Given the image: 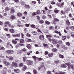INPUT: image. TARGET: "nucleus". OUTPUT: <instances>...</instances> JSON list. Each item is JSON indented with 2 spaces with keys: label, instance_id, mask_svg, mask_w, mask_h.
I'll use <instances>...</instances> for the list:
<instances>
[{
  "label": "nucleus",
  "instance_id": "nucleus-1",
  "mask_svg": "<svg viewBox=\"0 0 74 74\" xmlns=\"http://www.w3.org/2000/svg\"><path fill=\"white\" fill-rule=\"evenodd\" d=\"M27 64L29 66H32L33 64V61L30 60H27L26 61Z\"/></svg>",
  "mask_w": 74,
  "mask_h": 74
},
{
  "label": "nucleus",
  "instance_id": "nucleus-2",
  "mask_svg": "<svg viewBox=\"0 0 74 74\" xmlns=\"http://www.w3.org/2000/svg\"><path fill=\"white\" fill-rule=\"evenodd\" d=\"M33 58H34V60L35 62H37V60H42V59L41 58H38L36 57L35 56H32Z\"/></svg>",
  "mask_w": 74,
  "mask_h": 74
},
{
  "label": "nucleus",
  "instance_id": "nucleus-3",
  "mask_svg": "<svg viewBox=\"0 0 74 74\" xmlns=\"http://www.w3.org/2000/svg\"><path fill=\"white\" fill-rule=\"evenodd\" d=\"M66 64L68 66V69H70L71 67L72 69L74 70V66H73V65H70V64L67 63Z\"/></svg>",
  "mask_w": 74,
  "mask_h": 74
},
{
  "label": "nucleus",
  "instance_id": "nucleus-4",
  "mask_svg": "<svg viewBox=\"0 0 74 74\" xmlns=\"http://www.w3.org/2000/svg\"><path fill=\"white\" fill-rule=\"evenodd\" d=\"M64 2H63L62 3L60 4L59 3H57L56 4V5L57 6H58L59 7H60V8H61V7H63V5H64Z\"/></svg>",
  "mask_w": 74,
  "mask_h": 74
},
{
  "label": "nucleus",
  "instance_id": "nucleus-5",
  "mask_svg": "<svg viewBox=\"0 0 74 74\" xmlns=\"http://www.w3.org/2000/svg\"><path fill=\"white\" fill-rule=\"evenodd\" d=\"M12 66L14 67H18V64L14 62H12Z\"/></svg>",
  "mask_w": 74,
  "mask_h": 74
},
{
  "label": "nucleus",
  "instance_id": "nucleus-6",
  "mask_svg": "<svg viewBox=\"0 0 74 74\" xmlns=\"http://www.w3.org/2000/svg\"><path fill=\"white\" fill-rule=\"evenodd\" d=\"M39 38L40 40H44V36L43 35H41L39 36Z\"/></svg>",
  "mask_w": 74,
  "mask_h": 74
},
{
  "label": "nucleus",
  "instance_id": "nucleus-7",
  "mask_svg": "<svg viewBox=\"0 0 74 74\" xmlns=\"http://www.w3.org/2000/svg\"><path fill=\"white\" fill-rule=\"evenodd\" d=\"M58 73H56V74H65L66 72H61L60 71H58Z\"/></svg>",
  "mask_w": 74,
  "mask_h": 74
},
{
  "label": "nucleus",
  "instance_id": "nucleus-8",
  "mask_svg": "<svg viewBox=\"0 0 74 74\" xmlns=\"http://www.w3.org/2000/svg\"><path fill=\"white\" fill-rule=\"evenodd\" d=\"M52 43L54 44H56L58 43V41L55 39H53Z\"/></svg>",
  "mask_w": 74,
  "mask_h": 74
},
{
  "label": "nucleus",
  "instance_id": "nucleus-9",
  "mask_svg": "<svg viewBox=\"0 0 74 74\" xmlns=\"http://www.w3.org/2000/svg\"><path fill=\"white\" fill-rule=\"evenodd\" d=\"M17 16H19V17L22 16V14L21 12L18 13L17 14Z\"/></svg>",
  "mask_w": 74,
  "mask_h": 74
},
{
  "label": "nucleus",
  "instance_id": "nucleus-10",
  "mask_svg": "<svg viewBox=\"0 0 74 74\" xmlns=\"http://www.w3.org/2000/svg\"><path fill=\"white\" fill-rule=\"evenodd\" d=\"M25 41H27V42H32V40L30 39H28L27 38H26L25 39Z\"/></svg>",
  "mask_w": 74,
  "mask_h": 74
},
{
  "label": "nucleus",
  "instance_id": "nucleus-11",
  "mask_svg": "<svg viewBox=\"0 0 74 74\" xmlns=\"http://www.w3.org/2000/svg\"><path fill=\"white\" fill-rule=\"evenodd\" d=\"M9 31L11 33H15L14 29H10Z\"/></svg>",
  "mask_w": 74,
  "mask_h": 74
},
{
  "label": "nucleus",
  "instance_id": "nucleus-12",
  "mask_svg": "<svg viewBox=\"0 0 74 74\" xmlns=\"http://www.w3.org/2000/svg\"><path fill=\"white\" fill-rule=\"evenodd\" d=\"M27 69V67L26 66H24V67H23L22 68V70L23 71H25L26 69Z\"/></svg>",
  "mask_w": 74,
  "mask_h": 74
},
{
  "label": "nucleus",
  "instance_id": "nucleus-13",
  "mask_svg": "<svg viewBox=\"0 0 74 74\" xmlns=\"http://www.w3.org/2000/svg\"><path fill=\"white\" fill-rule=\"evenodd\" d=\"M14 12H15V10H14L13 8H11L10 13H11V14H14Z\"/></svg>",
  "mask_w": 74,
  "mask_h": 74
},
{
  "label": "nucleus",
  "instance_id": "nucleus-14",
  "mask_svg": "<svg viewBox=\"0 0 74 74\" xmlns=\"http://www.w3.org/2000/svg\"><path fill=\"white\" fill-rule=\"evenodd\" d=\"M14 71L15 72V73H19L20 72L19 70L17 69H14Z\"/></svg>",
  "mask_w": 74,
  "mask_h": 74
},
{
  "label": "nucleus",
  "instance_id": "nucleus-15",
  "mask_svg": "<svg viewBox=\"0 0 74 74\" xmlns=\"http://www.w3.org/2000/svg\"><path fill=\"white\" fill-rule=\"evenodd\" d=\"M6 53H8L9 54H12V53L11 52V50H8L6 51Z\"/></svg>",
  "mask_w": 74,
  "mask_h": 74
},
{
  "label": "nucleus",
  "instance_id": "nucleus-16",
  "mask_svg": "<svg viewBox=\"0 0 74 74\" xmlns=\"http://www.w3.org/2000/svg\"><path fill=\"white\" fill-rule=\"evenodd\" d=\"M17 53L18 54H19V55H20L22 53V51L21 50H17Z\"/></svg>",
  "mask_w": 74,
  "mask_h": 74
},
{
  "label": "nucleus",
  "instance_id": "nucleus-17",
  "mask_svg": "<svg viewBox=\"0 0 74 74\" xmlns=\"http://www.w3.org/2000/svg\"><path fill=\"white\" fill-rule=\"evenodd\" d=\"M43 46L45 48H48V45L47 44H44L43 45Z\"/></svg>",
  "mask_w": 74,
  "mask_h": 74
},
{
  "label": "nucleus",
  "instance_id": "nucleus-18",
  "mask_svg": "<svg viewBox=\"0 0 74 74\" xmlns=\"http://www.w3.org/2000/svg\"><path fill=\"white\" fill-rule=\"evenodd\" d=\"M12 42L14 44H17V41L15 40H12Z\"/></svg>",
  "mask_w": 74,
  "mask_h": 74
},
{
  "label": "nucleus",
  "instance_id": "nucleus-19",
  "mask_svg": "<svg viewBox=\"0 0 74 74\" xmlns=\"http://www.w3.org/2000/svg\"><path fill=\"white\" fill-rule=\"evenodd\" d=\"M61 67H62V68H66L67 67V66H66V65L65 64H62L61 65Z\"/></svg>",
  "mask_w": 74,
  "mask_h": 74
},
{
  "label": "nucleus",
  "instance_id": "nucleus-20",
  "mask_svg": "<svg viewBox=\"0 0 74 74\" xmlns=\"http://www.w3.org/2000/svg\"><path fill=\"white\" fill-rule=\"evenodd\" d=\"M62 48L64 49V50H66V49H68V48L64 45H63Z\"/></svg>",
  "mask_w": 74,
  "mask_h": 74
},
{
  "label": "nucleus",
  "instance_id": "nucleus-21",
  "mask_svg": "<svg viewBox=\"0 0 74 74\" xmlns=\"http://www.w3.org/2000/svg\"><path fill=\"white\" fill-rule=\"evenodd\" d=\"M25 7H26L27 8H28L29 9L30 8V6L29 5H25Z\"/></svg>",
  "mask_w": 74,
  "mask_h": 74
},
{
  "label": "nucleus",
  "instance_id": "nucleus-22",
  "mask_svg": "<svg viewBox=\"0 0 74 74\" xmlns=\"http://www.w3.org/2000/svg\"><path fill=\"white\" fill-rule=\"evenodd\" d=\"M66 23L67 25H70V21H69V20H67L66 21Z\"/></svg>",
  "mask_w": 74,
  "mask_h": 74
},
{
  "label": "nucleus",
  "instance_id": "nucleus-23",
  "mask_svg": "<svg viewBox=\"0 0 74 74\" xmlns=\"http://www.w3.org/2000/svg\"><path fill=\"white\" fill-rule=\"evenodd\" d=\"M10 19H15V17L14 15H12L10 17Z\"/></svg>",
  "mask_w": 74,
  "mask_h": 74
},
{
  "label": "nucleus",
  "instance_id": "nucleus-24",
  "mask_svg": "<svg viewBox=\"0 0 74 74\" xmlns=\"http://www.w3.org/2000/svg\"><path fill=\"white\" fill-rule=\"evenodd\" d=\"M3 62L4 64H7L8 61L6 60L5 59L3 60Z\"/></svg>",
  "mask_w": 74,
  "mask_h": 74
},
{
  "label": "nucleus",
  "instance_id": "nucleus-25",
  "mask_svg": "<svg viewBox=\"0 0 74 74\" xmlns=\"http://www.w3.org/2000/svg\"><path fill=\"white\" fill-rule=\"evenodd\" d=\"M25 42V40L23 39H21L20 40V43H23Z\"/></svg>",
  "mask_w": 74,
  "mask_h": 74
},
{
  "label": "nucleus",
  "instance_id": "nucleus-26",
  "mask_svg": "<svg viewBox=\"0 0 74 74\" xmlns=\"http://www.w3.org/2000/svg\"><path fill=\"white\" fill-rule=\"evenodd\" d=\"M10 10V9L8 7H6L5 9V10L6 12H7V11H9Z\"/></svg>",
  "mask_w": 74,
  "mask_h": 74
},
{
  "label": "nucleus",
  "instance_id": "nucleus-27",
  "mask_svg": "<svg viewBox=\"0 0 74 74\" xmlns=\"http://www.w3.org/2000/svg\"><path fill=\"white\" fill-rule=\"evenodd\" d=\"M32 53V51H30L29 52H26V53L27 54V55H30V53Z\"/></svg>",
  "mask_w": 74,
  "mask_h": 74
},
{
  "label": "nucleus",
  "instance_id": "nucleus-28",
  "mask_svg": "<svg viewBox=\"0 0 74 74\" xmlns=\"http://www.w3.org/2000/svg\"><path fill=\"white\" fill-rule=\"evenodd\" d=\"M32 34H33V35H37V32H36L34 31V32H32Z\"/></svg>",
  "mask_w": 74,
  "mask_h": 74
},
{
  "label": "nucleus",
  "instance_id": "nucleus-29",
  "mask_svg": "<svg viewBox=\"0 0 74 74\" xmlns=\"http://www.w3.org/2000/svg\"><path fill=\"white\" fill-rule=\"evenodd\" d=\"M27 47L28 49H30V48H31V45L30 44H28L27 46Z\"/></svg>",
  "mask_w": 74,
  "mask_h": 74
},
{
  "label": "nucleus",
  "instance_id": "nucleus-30",
  "mask_svg": "<svg viewBox=\"0 0 74 74\" xmlns=\"http://www.w3.org/2000/svg\"><path fill=\"white\" fill-rule=\"evenodd\" d=\"M52 50L53 52H56V51H57V49H56L55 48H53L52 49Z\"/></svg>",
  "mask_w": 74,
  "mask_h": 74
},
{
  "label": "nucleus",
  "instance_id": "nucleus-31",
  "mask_svg": "<svg viewBox=\"0 0 74 74\" xmlns=\"http://www.w3.org/2000/svg\"><path fill=\"white\" fill-rule=\"evenodd\" d=\"M59 57L60 58H62V59L64 58V56L63 55H62L61 54H60L59 55Z\"/></svg>",
  "mask_w": 74,
  "mask_h": 74
},
{
  "label": "nucleus",
  "instance_id": "nucleus-32",
  "mask_svg": "<svg viewBox=\"0 0 74 74\" xmlns=\"http://www.w3.org/2000/svg\"><path fill=\"white\" fill-rule=\"evenodd\" d=\"M30 26L31 27H32V28H36V26L34 24L31 25Z\"/></svg>",
  "mask_w": 74,
  "mask_h": 74
},
{
  "label": "nucleus",
  "instance_id": "nucleus-33",
  "mask_svg": "<svg viewBox=\"0 0 74 74\" xmlns=\"http://www.w3.org/2000/svg\"><path fill=\"white\" fill-rule=\"evenodd\" d=\"M47 37V38H48V37H50V38H51L52 37V35L51 34L49 35H46Z\"/></svg>",
  "mask_w": 74,
  "mask_h": 74
},
{
  "label": "nucleus",
  "instance_id": "nucleus-34",
  "mask_svg": "<svg viewBox=\"0 0 74 74\" xmlns=\"http://www.w3.org/2000/svg\"><path fill=\"white\" fill-rule=\"evenodd\" d=\"M45 23L47 25H49L50 23V22L48 21H45Z\"/></svg>",
  "mask_w": 74,
  "mask_h": 74
},
{
  "label": "nucleus",
  "instance_id": "nucleus-35",
  "mask_svg": "<svg viewBox=\"0 0 74 74\" xmlns=\"http://www.w3.org/2000/svg\"><path fill=\"white\" fill-rule=\"evenodd\" d=\"M27 49H25V48H24L22 49L21 51H22L23 52H26V51H27Z\"/></svg>",
  "mask_w": 74,
  "mask_h": 74
},
{
  "label": "nucleus",
  "instance_id": "nucleus-36",
  "mask_svg": "<svg viewBox=\"0 0 74 74\" xmlns=\"http://www.w3.org/2000/svg\"><path fill=\"white\" fill-rule=\"evenodd\" d=\"M53 53L49 54H48V56L49 57H52L53 56Z\"/></svg>",
  "mask_w": 74,
  "mask_h": 74
},
{
  "label": "nucleus",
  "instance_id": "nucleus-37",
  "mask_svg": "<svg viewBox=\"0 0 74 74\" xmlns=\"http://www.w3.org/2000/svg\"><path fill=\"white\" fill-rule=\"evenodd\" d=\"M54 21L56 22H60V21L59 20V19L57 18H54Z\"/></svg>",
  "mask_w": 74,
  "mask_h": 74
},
{
  "label": "nucleus",
  "instance_id": "nucleus-38",
  "mask_svg": "<svg viewBox=\"0 0 74 74\" xmlns=\"http://www.w3.org/2000/svg\"><path fill=\"white\" fill-rule=\"evenodd\" d=\"M33 73L35 74H37V71L35 69H34L33 71Z\"/></svg>",
  "mask_w": 74,
  "mask_h": 74
},
{
  "label": "nucleus",
  "instance_id": "nucleus-39",
  "mask_svg": "<svg viewBox=\"0 0 74 74\" xmlns=\"http://www.w3.org/2000/svg\"><path fill=\"white\" fill-rule=\"evenodd\" d=\"M54 63L56 64H58L59 63V60H56L54 61Z\"/></svg>",
  "mask_w": 74,
  "mask_h": 74
},
{
  "label": "nucleus",
  "instance_id": "nucleus-40",
  "mask_svg": "<svg viewBox=\"0 0 74 74\" xmlns=\"http://www.w3.org/2000/svg\"><path fill=\"white\" fill-rule=\"evenodd\" d=\"M38 32L39 33H42V34H43V33L41 31V30H40V29H38L37 30Z\"/></svg>",
  "mask_w": 74,
  "mask_h": 74
},
{
  "label": "nucleus",
  "instance_id": "nucleus-41",
  "mask_svg": "<svg viewBox=\"0 0 74 74\" xmlns=\"http://www.w3.org/2000/svg\"><path fill=\"white\" fill-rule=\"evenodd\" d=\"M23 61L24 62H25V61H26V60L27 59V58L26 57H23Z\"/></svg>",
  "mask_w": 74,
  "mask_h": 74
},
{
  "label": "nucleus",
  "instance_id": "nucleus-42",
  "mask_svg": "<svg viewBox=\"0 0 74 74\" xmlns=\"http://www.w3.org/2000/svg\"><path fill=\"white\" fill-rule=\"evenodd\" d=\"M48 53H49L48 52V51H45V55H48Z\"/></svg>",
  "mask_w": 74,
  "mask_h": 74
},
{
  "label": "nucleus",
  "instance_id": "nucleus-43",
  "mask_svg": "<svg viewBox=\"0 0 74 74\" xmlns=\"http://www.w3.org/2000/svg\"><path fill=\"white\" fill-rule=\"evenodd\" d=\"M9 60H13V57L12 56L9 57Z\"/></svg>",
  "mask_w": 74,
  "mask_h": 74
},
{
  "label": "nucleus",
  "instance_id": "nucleus-44",
  "mask_svg": "<svg viewBox=\"0 0 74 74\" xmlns=\"http://www.w3.org/2000/svg\"><path fill=\"white\" fill-rule=\"evenodd\" d=\"M39 23H44V21H43L42 20H40L39 21Z\"/></svg>",
  "mask_w": 74,
  "mask_h": 74
},
{
  "label": "nucleus",
  "instance_id": "nucleus-45",
  "mask_svg": "<svg viewBox=\"0 0 74 74\" xmlns=\"http://www.w3.org/2000/svg\"><path fill=\"white\" fill-rule=\"evenodd\" d=\"M36 14H41V12H40V10H38L37 11Z\"/></svg>",
  "mask_w": 74,
  "mask_h": 74
},
{
  "label": "nucleus",
  "instance_id": "nucleus-46",
  "mask_svg": "<svg viewBox=\"0 0 74 74\" xmlns=\"http://www.w3.org/2000/svg\"><path fill=\"white\" fill-rule=\"evenodd\" d=\"M10 42L7 43V47H10Z\"/></svg>",
  "mask_w": 74,
  "mask_h": 74
},
{
  "label": "nucleus",
  "instance_id": "nucleus-47",
  "mask_svg": "<svg viewBox=\"0 0 74 74\" xmlns=\"http://www.w3.org/2000/svg\"><path fill=\"white\" fill-rule=\"evenodd\" d=\"M59 12V10H54V12L56 14H57V13H58Z\"/></svg>",
  "mask_w": 74,
  "mask_h": 74
},
{
  "label": "nucleus",
  "instance_id": "nucleus-48",
  "mask_svg": "<svg viewBox=\"0 0 74 74\" xmlns=\"http://www.w3.org/2000/svg\"><path fill=\"white\" fill-rule=\"evenodd\" d=\"M70 28L72 30H73L74 31V27L73 26H71Z\"/></svg>",
  "mask_w": 74,
  "mask_h": 74
},
{
  "label": "nucleus",
  "instance_id": "nucleus-49",
  "mask_svg": "<svg viewBox=\"0 0 74 74\" xmlns=\"http://www.w3.org/2000/svg\"><path fill=\"white\" fill-rule=\"evenodd\" d=\"M62 39L63 40H65L66 39V37L65 36H63L62 37Z\"/></svg>",
  "mask_w": 74,
  "mask_h": 74
},
{
  "label": "nucleus",
  "instance_id": "nucleus-50",
  "mask_svg": "<svg viewBox=\"0 0 74 74\" xmlns=\"http://www.w3.org/2000/svg\"><path fill=\"white\" fill-rule=\"evenodd\" d=\"M47 74H52V72L51 71H48L47 72Z\"/></svg>",
  "mask_w": 74,
  "mask_h": 74
},
{
  "label": "nucleus",
  "instance_id": "nucleus-51",
  "mask_svg": "<svg viewBox=\"0 0 74 74\" xmlns=\"http://www.w3.org/2000/svg\"><path fill=\"white\" fill-rule=\"evenodd\" d=\"M27 37H30V36H31V35L29 34H26Z\"/></svg>",
  "mask_w": 74,
  "mask_h": 74
},
{
  "label": "nucleus",
  "instance_id": "nucleus-52",
  "mask_svg": "<svg viewBox=\"0 0 74 74\" xmlns=\"http://www.w3.org/2000/svg\"><path fill=\"white\" fill-rule=\"evenodd\" d=\"M54 37H56V38H60V37H59V36H57L56 35H54Z\"/></svg>",
  "mask_w": 74,
  "mask_h": 74
},
{
  "label": "nucleus",
  "instance_id": "nucleus-53",
  "mask_svg": "<svg viewBox=\"0 0 74 74\" xmlns=\"http://www.w3.org/2000/svg\"><path fill=\"white\" fill-rule=\"evenodd\" d=\"M46 18L47 17L46 16L44 15H43L42 16V18H43V19H46Z\"/></svg>",
  "mask_w": 74,
  "mask_h": 74
},
{
  "label": "nucleus",
  "instance_id": "nucleus-54",
  "mask_svg": "<svg viewBox=\"0 0 74 74\" xmlns=\"http://www.w3.org/2000/svg\"><path fill=\"white\" fill-rule=\"evenodd\" d=\"M6 36L8 38H10V37H11V35L9 34H7Z\"/></svg>",
  "mask_w": 74,
  "mask_h": 74
},
{
  "label": "nucleus",
  "instance_id": "nucleus-55",
  "mask_svg": "<svg viewBox=\"0 0 74 74\" xmlns=\"http://www.w3.org/2000/svg\"><path fill=\"white\" fill-rule=\"evenodd\" d=\"M58 43L62 45V43H63V42L61 40H60L58 41Z\"/></svg>",
  "mask_w": 74,
  "mask_h": 74
},
{
  "label": "nucleus",
  "instance_id": "nucleus-56",
  "mask_svg": "<svg viewBox=\"0 0 74 74\" xmlns=\"http://www.w3.org/2000/svg\"><path fill=\"white\" fill-rule=\"evenodd\" d=\"M0 49H3V50H4L5 49V48L3 47V46H1L0 47Z\"/></svg>",
  "mask_w": 74,
  "mask_h": 74
},
{
  "label": "nucleus",
  "instance_id": "nucleus-57",
  "mask_svg": "<svg viewBox=\"0 0 74 74\" xmlns=\"http://www.w3.org/2000/svg\"><path fill=\"white\" fill-rule=\"evenodd\" d=\"M21 36V34H17L16 35V37H19Z\"/></svg>",
  "mask_w": 74,
  "mask_h": 74
},
{
  "label": "nucleus",
  "instance_id": "nucleus-58",
  "mask_svg": "<svg viewBox=\"0 0 74 74\" xmlns=\"http://www.w3.org/2000/svg\"><path fill=\"white\" fill-rule=\"evenodd\" d=\"M20 3L21 5H24L25 4V3L23 2L22 1L20 2Z\"/></svg>",
  "mask_w": 74,
  "mask_h": 74
},
{
  "label": "nucleus",
  "instance_id": "nucleus-59",
  "mask_svg": "<svg viewBox=\"0 0 74 74\" xmlns=\"http://www.w3.org/2000/svg\"><path fill=\"white\" fill-rule=\"evenodd\" d=\"M8 26H10V27H14V26H13L10 24H9L8 25Z\"/></svg>",
  "mask_w": 74,
  "mask_h": 74
},
{
  "label": "nucleus",
  "instance_id": "nucleus-60",
  "mask_svg": "<svg viewBox=\"0 0 74 74\" xmlns=\"http://www.w3.org/2000/svg\"><path fill=\"white\" fill-rule=\"evenodd\" d=\"M19 66H20V67H22L23 66V63H21L19 64Z\"/></svg>",
  "mask_w": 74,
  "mask_h": 74
},
{
  "label": "nucleus",
  "instance_id": "nucleus-61",
  "mask_svg": "<svg viewBox=\"0 0 74 74\" xmlns=\"http://www.w3.org/2000/svg\"><path fill=\"white\" fill-rule=\"evenodd\" d=\"M41 12H43V13L44 14H46V12H45V10H41Z\"/></svg>",
  "mask_w": 74,
  "mask_h": 74
},
{
  "label": "nucleus",
  "instance_id": "nucleus-62",
  "mask_svg": "<svg viewBox=\"0 0 74 74\" xmlns=\"http://www.w3.org/2000/svg\"><path fill=\"white\" fill-rule=\"evenodd\" d=\"M55 33H56V34H59V32L57 30H56L55 31Z\"/></svg>",
  "mask_w": 74,
  "mask_h": 74
},
{
  "label": "nucleus",
  "instance_id": "nucleus-63",
  "mask_svg": "<svg viewBox=\"0 0 74 74\" xmlns=\"http://www.w3.org/2000/svg\"><path fill=\"white\" fill-rule=\"evenodd\" d=\"M24 15H26L27 14V12L26 11H25L24 12Z\"/></svg>",
  "mask_w": 74,
  "mask_h": 74
},
{
  "label": "nucleus",
  "instance_id": "nucleus-64",
  "mask_svg": "<svg viewBox=\"0 0 74 74\" xmlns=\"http://www.w3.org/2000/svg\"><path fill=\"white\" fill-rule=\"evenodd\" d=\"M65 11H62L61 12V13H62V14H65Z\"/></svg>",
  "mask_w": 74,
  "mask_h": 74
}]
</instances>
